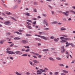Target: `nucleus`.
Listing matches in <instances>:
<instances>
[{
	"mask_svg": "<svg viewBox=\"0 0 75 75\" xmlns=\"http://www.w3.org/2000/svg\"><path fill=\"white\" fill-rule=\"evenodd\" d=\"M25 14L26 15H27V16H31V15H30V13H25Z\"/></svg>",
	"mask_w": 75,
	"mask_h": 75,
	"instance_id": "22",
	"label": "nucleus"
},
{
	"mask_svg": "<svg viewBox=\"0 0 75 75\" xmlns=\"http://www.w3.org/2000/svg\"><path fill=\"white\" fill-rule=\"evenodd\" d=\"M34 11H35V12H37V10L36 8L34 9Z\"/></svg>",
	"mask_w": 75,
	"mask_h": 75,
	"instance_id": "41",
	"label": "nucleus"
},
{
	"mask_svg": "<svg viewBox=\"0 0 75 75\" xmlns=\"http://www.w3.org/2000/svg\"><path fill=\"white\" fill-rule=\"evenodd\" d=\"M15 53L16 54H19V55H21L22 54V52L20 51H16Z\"/></svg>",
	"mask_w": 75,
	"mask_h": 75,
	"instance_id": "4",
	"label": "nucleus"
},
{
	"mask_svg": "<svg viewBox=\"0 0 75 75\" xmlns=\"http://www.w3.org/2000/svg\"><path fill=\"white\" fill-rule=\"evenodd\" d=\"M29 62L31 65H33V63L31 62Z\"/></svg>",
	"mask_w": 75,
	"mask_h": 75,
	"instance_id": "56",
	"label": "nucleus"
},
{
	"mask_svg": "<svg viewBox=\"0 0 75 75\" xmlns=\"http://www.w3.org/2000/svg\"><path fill=\"white\" fill-rule=\"evenodd\" d=\"M59 66H60V67L64 66V64H59Z\"/></svg>",
	"mask_w": 75,
	"mask_h": 75,
	"instance_id": "36",
	"label": "nucleus"
},
{
	"mask_svg": "<svg viewBox=\"0 0 75 75\" xmlns=\"http://www.w3.org/2000/svg\"><path fill=\"white\" fill-rule=\"evenodd\" d=\"M72 8H74V9H75V6H72Z\"/></svg>",
	"mask_w": 75,
	"mask_h": 75,
	"instance_id": "64",
	"label": "nucleus"
},
{
	"mask_svg": "<svg viewBox=\"0 0 75 75\" xmlns=\"http://www.w3.org/2000/svg\"><path fill=\"white\" fill-rule=\"evenodd\" d=\"M18 3L19 4H20L21 3V0H18Z\"/></svg>",
	"mask_w": 75,
	"mask_h": 75,
	"instance_id": "25",
	"label": "nucleus"
},
{
	"mask_svg": "<svg viewBox=\"0 0 75 75\" xmlns=\"http://www.w3.org/2000/svg\"><path fill=\"white\" fill-rule=\"evenodd\" d=\"M70 45H71L72 47H75V45H74L72 43H71Z\"/></svg>",
	"mask_w": 75,
	"mask_h": 75,
	"instance_id": "30",
	"label": "nucleus"
},
{
	"mask_svg": "<svg viewBox=\"0 0 75 75\" xmlns=\"http://www.w3.org/2000/svg\"><path fill=\"white\" fill-rule=\"evenodd\" d=\"M60 50H61V52L62 53H64V51H65L66 50L65 49H64V47H62L60 48Z\"/></svg>",
	"mask_w": 75,
	"mask_h": 75,
	"instance_id": "3",
	"label": "nucleus"
},
{
	"mask_svg": "<svg viewBox=\"0 0 75 75\" xmlns=\"http://www.w3.org/2000/svg\"><path fill=\"white\" fill-rule=\"evenodd\" d=\"M41 38H43V39L45 40H47V39L45 36H42Z\"/></svg>",
	"mask_w": 75,
	"mask_h": 75,
	"instance_id": "17",
	"label": "nucleus"
},
{
	"mask_svg": "<svg viewBox=\"0 0 75 75\" xmlns=\"http://www.w3.org/2000/svg\"><path fill=\"white\" fill-rule=\"evenodd\" d=\"M36 24H37V22H36V21H34L33 23V24H35V25Z\"/></svg>",
	"mask_w": 75,
	"mask_h": 75,
	"instance_id": "48",
	"label": "nucleus"
},
{
	"mask_svg": "<svg viewBox=\"0 0 75 75\" xmlns=\"http://www.w3.org/2000/svg\"><path fill=\"white\" fill-rule=\"evenodd\" d=\"M11 33H6V35H10L11 34Z\"/></svg>",
	"mask_w": 75,
	"mask_h": 75,
	"instance_id": "27",
	"label": "nucleus"
},
{
	"mask_svg": "<svg viewBox=\"0 0 75 75\" xmlns=\"http://www.w3.org/2000/svg\"><path fill=\"white\" fill-rule=\"evenodd\" d=\"M49 59H50V60H51V61H54V59L52 57H50L49 58Z\"/></svg>",
	"mask_w": 75,
	"mask_h": 75,
	"instance_id": "20",
	"label": "nucleus"
},
{
	"mask_svg": "<svg viewBox=\"0 0 75 75\" xmlns=\"http://www.w3.org/2000/svg\"><path fill=\"white\" fill-rule=\"evenodd\" d=\"M46 0L47 1H50V2L52 1V0Z\"/></svg>",
	"mask_w": 75,
	"mask_h": 75,
	"instance_id": "54",
	"label": "nucleus"
},
{
	"mask_svg": "<svg viewBox=\"0 0 75 75\" xmlns=\"http://www.w3.org/2000/svg\"><path fill=\"white\" fill-rule=\"evenodd\" d=\"M26 36H27V37H31V36H32V35H30V34H27L26 35Z\"/></svg>",
	"mask_w": 75,
	"mask_h": 75,
	"instance_id": "28",
	"label": "nucleus"
},
{
	"mask_svg": "<svg viewBox=\"0 0 75 75\" xmlns=\"http://www.w3.org/2000/svg\"><path fill=\"white\" fill-rule=\"evenodd\" d=\"M29 51H30V49H27V50H25V52H28Z\"/></svg>",
	"mask_w": 75,
	"mask_h": 75,
	"instance_id": "34",
	"label": "nucleus"
},
{
	"mask_svg": "<svg viewBox=\"0 0 75 75\" xmlns=\"http://www.w3.org/2000/svg\"><path fill=\"white\" fill-rule=\"evenodd\" d=\"M10 23V22L9 21H6L4 22V24H6V25H11V24Z\"/></svg>",
	"mask_w": 75,
	"mask_h": 75,
	"instance_id": "2",
	"label": "nucleus"
},
{
	"mask_svg": "<svg viewBox=\"0 0 75 75\" xmlns=\"http://www.w3.org/2000/svg\"><path fill=\"white\" fill-rule=\"evenodd\" d=\"M4 41H6V40H2L1 41L0 40V44H3Z\"/></svg>",
	"mask_w": 75,
	"mask_h": 75,
	"instance_id": "5",
	"label": "nucleus"
},
{
	"mask_svg": "<svg viewBox=\"0 0 75 75\" xmlns=\"http://www.w3.org/2000/svg\"><path fill=\"white\" fill-rule=\"evenodd\" d=\"M60 40H62V39H64V37H61L60 38Z\"/></svg>",
	"mask_w": 75,
	"mask_h": 75,
	"instance_id": "53",
	"label": "nucleus"
},
{
	"mask_svg": "<svg viewBox=\"0 0 75 75\" xmlns=\"http://www.w3.org/2000/svg\"><path fill=\"white\" fill-rule=\"evenodd\" d=\"M28 54H23L22 55V57H27Z\"/></svg>",
	"mask_w": 75,
	"mask_h": 75,
	"instance_id": "16",
	"label": "nucleus"
},
{
	"mask_svg": "<svg viewBox=\"0 0 75 75\" xmlns=\"http://www.w3.org/2000/svg\"><path fill=\"white\" fill-rule=\"evenodd\" d=\"M33 57L35 58H37V56H33Z\"/></svg>",
	"mask_w": 75,
	"mask_h": 75,
	"instance_id": "55",
	"label": "nucleus"
},
{
	"mask_svg": "<svg viewBox=\"0 0 75 75\" xmlns=\"http://www.w3.org/2000/svg\"><path fill=\"white\" fill-rule=\"evenodd\" d=\"M26 23L27 24H28V25H31V24L29 22H27Z\"/></svg>",
	"mask_w": 75,
	"mask_h": 75,
	"instance_id": "44",
	"label": "nucleus"
},
{
	"mask_svg": "<svg viewBox=\"0 0 75 75\" xmlns=\"http://www.w3.org/2000/svg\"><path fill=\"white\" fill-rule=\"evenodd\" d=\"M21 42L22 43H25L26 42H28L27 40H23L21 41Z\"/></svg>",
	"mask_w": 75,
	"mask_h": 75,
	"instance_id": "7",
	"label": "nucleus"
},
{
	"mask_svg": "<svg viewBox=\"0 0 75 75\" xmlns=\"http://www.w3.org/2000/svg\"><path fill=\"white\" fill-rule=\"evenodd\" d=\"M11 54H16L15 52H11Z\"/></svg>",
	"mask_w": 75,
	"mask_h": 75,
	"instance_id": "51",
	"label": "nucleus"
},
{
	"mask_svg": "<svg viewBox=\"0 0 75 75\" xmlns=\"http://www.w3.org/2000/svg\"><path fill=\"white\" fill-rule=\"evenodd\" d=\"M47 20H44L43 21V24H47Z\"/></svg>",
	"mask_w": 75,
	"mask_h": 75,
	"instance_id": "6",
	"label": "nucleus"
},
{
	"mask_svg": "<svg viewBox=\"0 0 75 75\" xmlns=\"http://www.w3.org/2000/svg\"><path fill=\"white\" fill-rule=\"evenodd\" d=\"M70 12H71V13H74L75 11H72V10H71L70 11Z\"/></svg>",
	"mask_w": 75,
	"mask_h": 75,
	"instance_id": "47",
	"label": "nucleus"
},
{
	"mask_svg": "<svg viewBox=\"0 0 75 75\" xmlns=\"http://www.w3.org/2000/svg\"><path fill=\"white\" fill-rule=\"evenodd\" d=\"M37 72H39L40 73H42V72H41V71L40 70H37Z\"/></svg>",
	"mask_w": 75,
	"mask_h": 75,
	"instance_id": "39",
	"label": "nucleus"
},
{
	"mask_svg": "<svg viewBox=\"0 0 75 75\" xmlns=\"http://www.w3.org/2000/svg\"><path fill=\"white\" fill-rule=\"evenodd\" d=\"M58 73H59V72H55L54 74V75H57L58 74Z\"/></svg>",
	"mask_w": 75,
	"mask_h": 75,
	"instance_id": "26",
	"label": "nucleus"
},
{
	"mask_svg": "<svg viewBox=\"0 0 75 75\" xmlns=\"http://www.w3.org/2000/svg\"><path fill=\"white\" fill-rule=\"evenodd\" d=\"M11 19H12V20L15 21H17V20L14 17H11Z\"/></svg>",
	"mask_w": 75,
	"mask_h": 75,
	"instance_id": "14",
	"label": "nucleus"
},
{
	"mask_svg": "<svg viewBox=\"0 0 75 75\" xmlns=\"http://www.w3.org/2000/svg\"><path fill=\"white\" fill-rule=\"evenodd\" d=\"M34 54H35V55H37V56H38V55H39V54L37 53H33Z\"/></svg>",
	"mask_w": 75,
	"mask_h": 75,
	"instance_id": "40",
	"label": "nucleus"
},
{
	"mask_svg": "<svg viewBox=\"0 0 75 75\" xmlns=\"http://www.w3.org/2000/svg\"><path fill=\"white\" fill-rule=\"evenodd\" d=\"M10 12L6 13V14H7L8 15H10Z\"/></svg>",
	"mask_w": 75,
	"mask_h": 75,
	"instance_id": "50",
	"label": "nucleus"
},
{
	"mask_svg": "<svg viewBox=\"0 0 75 75\" xmlns=\"http://www.w3.org/2000/svg\"><path fill=\"white\" fill-rule=\"evenodd\" d=\"M75 60H74L71 63V64H73V63H74V62H75Z\"/></svg>",
	"mask_w": 75,
	"mask_h": 75,
	"instance_id": "62",
	"label": "nucleus"
},
{
	"mask_svg": "<svg viewBox=\"0 0 75 75\" xmlns=\"http://www.w3.org/2000/svg\"><path fill=\"white\" fill-rule=\"evenodd\" d=\"M62 40H63V42H67V41L64 40L62 39Z\"/></svg>",
	"mask_w": 75,
	"mask_h": 75,
	"instance_id": "46",
	"label": "nucleus"
},
{
	"mask_svg": "<svg viewBox=\"0 0 75 75\" xmlns=\"http://www.w3.org/2000/svg\"><path fill=\"white\" fill-rule=\"evenodd\" d=\"M33 61L34 62V63H35V64H38L40 63L39 62L37 61V60H33Z\"/></svg>",
	"mask_w": 75,
	"mask_h": 75,
	"instance_id": "9",
	"label": "nucleus"
},
{
	"mask_svg": "<svg viewBox=\"0 0 75 75\" xmlns=\"http://www.w3.org/2000/svg\"><path fill=\"white\" fill-rule=\"evenodd\" d=\"M50 39H54V36H51L50 38Z\"/></svg>",
	"mask_w": 75,
	"mask_h": 75,
	"instance_id": "43",
	"label": "nucleus"
},
{
	"mask_svg": "<svg viewBox=\"0 0 75 75\" xmlns=\"http://www.w3.org/2000/svg\"><path fill=\"white\" fill-rule=\"evenodd\" d=\"M35 40H37L38 41H41V39L39 38H35Z\"/></svg>",
	"mask_w": 75,
	"mask_h": 75,
	"instance_id": "15",
	"label": "nucleus"
},
{
	"mask_svg": "<svg viewBox=\"0 0 75 75\" xmlns=\"http://www.w3.org/2000/svg\"><path fill=\"white\" fill-rule=\"evenodd\" d=\"M37 74H38H38L40 75V74H42L40 73H37Z\"/></svg>",
	"mask_w": 75,
	"mask_h": 75,
	"instance_id": "57",
	"label": "nucleus"
},
{
	"mask_svg": "<svg viewBox=\"0 0 75 75\" xmlns=\"http://www.w3.org/2000/svg\"><path fill=\"white\" fill-rule=\"evenodd\" d=\"M63 14H64L65 15V16H69V11H66V12H63L62 13Z\"/></svg>",
	"mask_w": 75,
	"mask_h": 75,
	"instance_id": "1",
	"label": "nucleus"
},
{
	"mask_svg": "<svg viewBox=\"0 0 75 75\" xmlns=\"http://www.w3.org/2000/svg\"><path fill=\"white\" fill-rule=\"evenodd\" d=\"M32 20H37V18H32Z\"/></svg>",
	"mask_w": 75,
	"mask_h": 75,
	"instance_id": "49",
	"label": "nucleus"
},
{
	"mask_svg": "<svg viewBox=\"0 0 75 75\" xmlns=\"http://www.w3.org/2000/svg\"><path fill=\"white\" fill-rule=\"evenodd\" d=\"M10 50V47H8L6 49V50L7 51H9V50Z\"/></svg>",
	"mask_w": 75,
	"mask_h": 75,
	"instance_id": "38",
	"label": "nucleus"
},
{
	"mask_svg": "<svg viewBox=\"0 0 75 75\" xmlns=\"http://www.w3.org/2000/svg\"><path fill=\"white\" fill-rule=\"evenodd\" d=\"M0 19H1V20H4L3 19V18H1V17L0 16Z\"/></svg>",
	"mask_w": 75,
	"mask_h": 75,
	"instance_id": "58",
	"label": "nucleus"
},
{
	"mask_svg": "<svg viewBox=\"0 0 75 75\" xmlns=\"http://www.w3.org/2000/svg\"><path fill=\"white\" fill-rule=\"evenodd\" d=\"M27 27H28L29 29H32V27L29 25L27 26Z\"/></svg>",
	"mask_w": 75,
	"mask_h": 75,
	"instance_id": "18",
	"label": "nucleus"
},
{
	"mask_svg": "<svg viewBox=\"0 0 75 75\" xmlns=\"http://www.w3.org/2000/svg\"><path fill=\"white\" fill-rule=\"evenodd\" d=\"M61 75H66V74H65L64 73H61Z\"/></svg>",
	"mask_w": 75,
	"mask_h": 75,
	"instance_id": "63",
	"label": "nucleus"
},
{
	"mask_svg": "<svg viewBox=\"0 0 75 75\" xmlns=\"http://www.w3.org/2000/svg\"><path fill=\"white\" fill-rule=\"evenodd\" d=\"M11 59H12V60H13V58L12 57H9Z\"/></svg>",
	"mask_w": 75,
	"mask_h": 75,
	"instance_id": "52",
	"label": "nucleus"
},
{
	"mask_svg": "<svg viewBox=\"0 0 75 75\" xmlns=\"http://www.w3.org/2000/svg\"><path fill=\"white\" fill-rule=\"evenodd\" d=\"M15 33H17L18 34H20L21 35H22V33H20L18 32H14Z\"/></svg>",
	"mask_w": 75,
	"mask_h": 75,
	"instance_id": "21",
	"label": "nucleus"
},
{
	"mask_svg": "<svg viewBox=\"0 0 75 75\" xmlns=\"http://www.w3.org/2000/svg\"><path fill=\"white\" fill-rule=\"evenodd\" d=\"M42 15L43 16H44V17H46L47 15L45 14H43Z\"/></svg>",
	"mask_w": 75,
	"mask_h": 75,
	"instance_id": "45",
	"label": "nucleus"
},
{
	"mask_svg": "<svg viewBox=\"0 0 75 75\" xmlns=\"http://www.w3.org/2000/svg\"><path fill=\"white\" fill-rule=\"evenodd\" d=\"M26 74H27V75H30V73H29L28 72H27L26 73Z\"/></svg>",
	"mask_w": 75,
	"mask_h": 75,
	"instance_id": "60",
	"label": "nucleus"
},
{
	"mask_svg": "<svg viewBox=\"0 0 75 75\" xmlns=\"http://www.w3.org/2000/svg\"><path fill=\"white\" fill-rule=\"evenodd\" d=\"M66 44H67L65 46V47H68L69 45H71V44H70V43H68V42H66Z\"/></svg>",
	"mask_w": 75,
	"mask_h": 75,
	"instance_id": "8",
	"label": "nucleus"
},
{
	"mask_svg": "<svg viewBox=\"0 0 75 75\" xmlns=\"http://www.w3.org/2000/svg\"><path fill=\"white\" fill-rule=\"evenodd\" d=\"M67 29L65 28H61L60 29L61 31H64V30H66Z\"/></svg>",
	"mask_w": 75,
	"mask_h": 75,
	"instance_id": "12",
	"label": "nucleus"
},
{
	"mask_svg": "<svg viewBox=\"0 0 75 75\" xmlns=\"http://www.w3.org/2000/svg\"><path fill=\"white\" fill-rule=\"evenodd\" d=\"M62 72H63L65 74H66V73H68V71H67L66 70H62Z\"/></svg>",
	"mask_w": 75,
	"mask_h": 75,
	"instance_id": "10",
	"label": "nucleus"
},
{
	"mask_svg": "<svg viewBox=\"0 0 75 75\" xmlns=\"http://www.w3.org/2000/svg\"><path fill=\"white\" fill-rule=\"evenodd\" d=\"M13 45H14V44L13 43L11 45H10V47H13Z\"/></svg>",
	"mask_w": 75,
	"mask_h": 75,
	"instance_id": "42",
	"label": "nucleus"
},
{
	"mask_svg": "<svg viewBox=\"0 0 75 75\" xmlns=\"http://www.w3.org/2000/svg\"><path fill=\"white\" fill-rule=\"evenodd\" d=\"M15 73H16V74H17V75H21V74L19 73H18L17 71H16L15 72Z\"/></svg>",
	"mask_w": 75,
	"mask_h": 75,
	"instance_id": "24",
	"label": "nucleus"
},
{
	"mask_svg": "<svg viewBox=\"0 0 75 75\" xmlns=\"http://www.w3.org/2000/svg\"><path fill=\"white\" fill-rule=\"evenodd\" d=\"M44 30H50V29L48 28H46L44 29Z\"/></svg>",
	"mask_w": 75,
	"mask_h": 75,
	"instance_id": "37",
	"label": "nucleus"
},
{
	"mask_svg": "<svg viewBox=\"0 0 75 75\" xmlns=\"http://www.w3.org/2000/svg\"><path fill=\"white\" fill-rule=\"evenodd\" d=\"M40 71H41V72H47V71H46L44 70H43L42 69H40Z\"/></svg>",
	"mask_w": 75,
	"mask_h": 75,
	"instance_id": "13",
	"label": "nucleus"
},
{
	"mask_svg": "<svg viewBox=\"0 0 75 75\" xmlns=\"http://www.w3.org/2000/svg\"><path fill=\"white\" fill-rule=\"evenodd\" d=\"M44 69V70H48V69L47 68H45Z\"/></svg>",
	"mask_w": 75,
	"mask_h": 75,
	"instance_id": "61",
	"label": "nucleus"
},
{
	"mask_svg": "<svg viewBox=\"0 0 75 75\" xmlns=\"http://www.w3.org/2000/svg\"><path fill=\"white\" fill-rule=\"evenodd\" d=\"M34 4L35 5V6H37V4H38V2H34Z\"/></svg>",
	"mask_w": 75,
	"mask_h": 75,
	"instance_id": "29",
	"label": "nucleus"
},
{
	"mask_svg": "<svg viewBox=\"0 0 75 75\" xmlns=\"http://www.w3.org/2000/svg\"><path fill=\"white\" fill-rule=\"evenodd\" d=\"M43 51H49V50L47 49H43L42 50Z\"/></svg>",
	"mask_w": 75,
	"mask_h": 75,
	"instance_id": "23",
	"label": "nucleus"
},
{
	"mask_svg": "<svg viewBox=\"0 0 75 75\" xmlns=\"http://www.w3.org/2000/svg\"><path fill=\"white\" fill-rule=\"evenodd\" d=\"M58 22L57 21H54L52 23V24H55L57 23Z\"/></svg>",
	"mask_w": 75,
	"mask_h": 75,
	"instance_id": "19",
	"label": "nucleus"
},
{
	"mask_svg": "<svg viewBox=\"0 0 75 75\" xmlns=\"http://www.w3.org/2000/svg\"><path fill=\"white\" fill-rule=\"evenodd\" d=\"M63 39L64 40H69V39L68 38H64V37Z\"/></svg>",
	"mask_w": 75,
	"mask_h": 75,
	"instance_id": "32",
	"label": "nucleus"
},
{
	"mask_svg": "<svg viewBox=\"0 0 75 75\" xmlns=\"http://www.w3.org/2000/svg\"><path fill=\"white\" fill-rule=\"evenodd\" d=\"M27 21H28L29 22H30V23H32V21L28 19L27 20Z\"/></svg>",
	"mask_w": 75,
	"mask_h": 75,
	"instance_id": "33",
	"label": "nucleus"
},
{
	"mask_svg": "<svg viewBox=\"0 0 75 75\" xmlns=\"http://www.w3.org/2000/svg\"><path fill=\"white\" fill-rule=\"evenodd\" d=\"M22 51H25V49H22L21 50Z\"/></svg>",
	"mask_w": 75,
	"mask_h": 75,
	"instance_id": "59",
	"label": "nucleus"
},
{
	"mask_svg": "<svg viewBox=\"0 0 75 75\" xmlns=\"http://www.w3.org/2000/svg\"><path fill=\"white\" fill-rule=\"evenodd\" d=\"M56 59L57 60H61V59L59 57H56Z\"/></svg>",
	"mask_w": 75,
	"mask_h": 75,
	"instance_id": "31",
	"label": "nucleus"
},
{
	"mask_svg": "<svg viewBox=\"0 0 75 75\" xmlns=\"http://www.w3.org/2000/svg\"><path fill=\"white\" fill-rule=\"evenodd\" d=\"M18 7V5H16L14 7H13V9L14 10H15Z\"/></svg>",
	"mask_w": 75,
	"mask_h": 75,
	"instance_id": "11",
	"label": "nucleus"
},
{
	"mask_svg": "<svg viewBox=\"0 0 75 75\" xmlns=\"http://www.w3.org/2000/svg\"><path fill=\"white\" fill-rule=\"evenodd\" d=\"M54 41L56 42H58V39H55L54 40Z\"/></svg>",
	"mask_w": 75,
	"mask_h": 75,
	"instance_id": "35",
	"label": "nucleus"
}]
</instances>
